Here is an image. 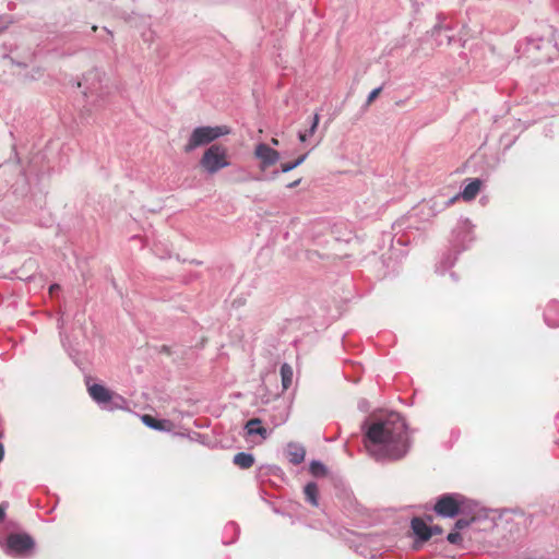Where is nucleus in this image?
I'll return each mask as SVG.
<instances>
[{"mask_svg":"<svg viewBox=\"0 0 559 559\" xmlns=\"http://www.w3.org/2000/svg\"><path fill=\"white\" fill-rule=\"evenodd\" d=\"M455 260H456V257L451 258V257L449 255V257H445V258L442 260V262H441V263H442V264H444V269H447V267H451V266L454 264Z\"/></svg>","mask_w":559,"mask_h":559,"instance_id":"obj_27","label":"nucleus"},{"mask_svg":"<svg viewBox=\"0 0 559 559\" xmlns=\"http://www.w3.org/2000/svg\"><path fill=\"white\" fill-rule=\"evenodd\" d=\"M364 444L377 462L402 460L409 452L412 440L405 419L399 413L366 420L362 425Z\"/></svg>","mask_w":559,"mask_h":559,"instance_id":"obj_1","label":"nucleus"},{"mask_svg":"<svg viewBox=\"0 0 559 559\" xmlns=\"http://www.w3.org/2000/svg\"><path fill=\"white\" fill-rule=\"evenodd\" d=\"M86 385L90 396L103 409L115 411L123 409L128 407L127 400L107 388L98 383H90V378L86 379Z\"/></svg>","mask_w":559,"mask_h":559,"instance_id":"obj_2","label":"nucleus"},{"mask_svg":"<svg viewBox=\"0 0 559 559\" xmlns=\"http://www.w3.org/2000/svg\"><path fill=\"white\" fill-rule=\"evenodd\" d=\"M142 421L145 426L158 430V431H167L170 429V421L166 419H156L152 417L151 415H144L142 417Z\"/></svg>","mask_w":559,"mask_h":559,"instance_id":"obj_16","label":"nucleus"},{"mask_svg":"<svg viewBox=\"0 0 559 559\" xmlns=\"http://www.w3.org/2000/svg\"><path fill=\"white\" fill-rule=\"evenodd\" d=\"M254 157L260 160V169L264 171L266 168L275 165L280 158V153L265 143H259L254 148Z\"/></svg>","mask_w":559,"mask_h":559,"instance_id":"obj_9","label":"nucleus"},{"mask_svg":"<svg viewBox=\"0 0 559 559\" xmlns=\"http://www.w3.org/2000/svg\"><path fill=\"white\" fill-rule=\"evenodd\" d=\"M56 287H58L57 285H51L50 286V290L55 289Z\"/></svg>","mask_w":559,"mask_h":559,"instance_id":"obj_37","label":"nucleus"},{"mask_svg":"<svg viewBox=\"0 0 559 559\" xmlns=\"http://www.w3.org/2000/svg\"><path fill=\"white\" fill-rule=\"evenodd\" d=\"M481 183L478 178L468 179L467 185L457 193L459 198H463L465 201L474 200L480 190Z\"/></svg>","mask_w":559,"mask_h":559,"instance_id":"obj_14","label":"nucleus"},{"mask_svg":"<svg viewBox=\"0 0 559 559\" xmlns=\"http://www.w3.org/2000/svg\"><path fill=\"white\" fill-rule=\"evenodd\" d=\"M104 73L98 69H92L83 75V81L79 82V87H83V95L88 99L103 96Z\"/></svg>","mask_w":559,"mask_h":559,"instance_id":"obj_6","label":"nucleus"},{"mask_svg":"<svg viewBox=\"0 0 559 559\" xmlns=\"http://www.w3.org/2000/svg\"><path fill=\"white\" fill-rule=\"evenodd\" d=\"M544 320L548 326H559V304L551 301L547 305L544 312Z\"/></svg>","mask_w":559,"mask_h":559,"instance_id":"obj_15","label":"nucleus"},{"mask_svg":"<svg viewBox=\"0 0 559 559\" xmlns=\"http://www.w3.org/2000/svg\"><path fill=\"white\" fill-rule=\"evenodd\" d=\"M362 542L364 543H369V539L368 538H364Z\"/></svg>","mask_w":559,"mask_h":559,"instance_id":"obj_40","label":"nucleus"},{"mask_svg":"<svg viewBox=\"0 0 559 559\" xmlns=\"http://www.w3.org/2000/svg\"><path fill=\"white\" fill-rule=\"evenodd\" d=\"M447 40H448V44H450V41H451L450 36H447Z\"/></svg>","mask_w":559,"mask_h":559,"instance_id":"obj_39","label":"nucleus"},{"mask_svg":"<svg viewBox=\"0 0 559 559\" xmlns=\"http://www.w3.org/2000/svg\"><path fill=\"white\" fill-rule=\"evenodd\" d=\"M441 31H442V28H441V27L436 26V27L433 28V31H432V35H433V36H435V35H440Z\"/></svg>","mask_w":559,"mask_h":559,"instance_id":"obj_31","label":"nucleus"},{"mask_svg":"<svg viewBox=\"0 0 559 559\" xmlns=\"http://www.w3.org/2000/svg\"><path fill=\"white\" fill-rule=\"evenodd\" d=\"M271 144L274 145V146H278L280 145V141L276 138H272L271 139Z\"/></svg>","mask_w":559,"mask_h":559,"instance_id":"obj_33","label":"nucleus"},{"mask_svg":"<svg viewBox=\"0 0 559 559\" xmlns=\"http://www.w3.org/2000/svg\"><path fill=\"white\" fill-rule=\"evenodd\" d=\"M299 182H300V180H296L293 183L288 185V187L289 188L296 187L297 185H299Z\"/></svg>","mask_w":559,"mask_h":559,"instance_id":"obj_34","label":"nucleus"},{"mask_svg":"<svg viewBox=\"0 0 559 559\" xmlns=\"http://www.w3.org/2000/svg\"><path fill=\"white\" fill-rule=\"evenodd\" d=\"M462 504V497L460 495L447 493L441 496L433 510L442 518H454L459 514Z\"/></svg>","mask_w":559,"mask_h":559,"instance_id":"obj_7","label":"nucleus"},{"mask_svg":"<svg viewBox=\"0 0 559 559\" xmlns=\"http://www.w3.org/2000/svg\"><path fill=\"white\" fill-rule=\"evenodd\" d=\"M381 90H382V87L380 86V87H377V88L372 90L369 93V95L367 97V100H366V106H369L378 97V95L380 94Z\"/></svg>","mask_w":559,"mask_h":559,"instance_id":"obj_25","label":"nucleus"},{"mask_svg":"<svg viewBox=\"0 0 559 559\" xmlns=\"http://www.w3.org/2000/svg\"><path fill=\"white\" fill-rule=\"evenodd\" d=\"M287 419V415H285L278 423H276L275 425H281L283 423H285Z\"/></svg>","mask_w":559,"mask_h":559,"instance_id":"obj_35","label":"nucleus"},{"mask_svg":"<svg viewBox=\"0 0 559 559\" xmlns=\"http://www.w3.org/2000/svg\"><path fill=\"white\" fill-rule=\"evenodd\" d=\"M3 456H4V447L2 443H0V461L3 460Z\"/></svg>","mask_w":559,"mask_h":559,"instance_id":"obj_32","label":"nucleus"},{"mask_svg":"<svg viewBox=\"0 0 559 559\" xmlns=\"http://www.w3.org/2000/svg\"><path fill=\"white\" fill-rule=\"evenodd\" d=\"M280 372H281V378H282L283 390L286 391L290 388V385L293 383V377H294L293 368L287 362H284L281 366Z\"/></svg>","mask_w":559,"mask_h":559,"instance_id":"obj_19","label":"nucleus"},{"mask_svg":"<svg viewBox=\"0 0 559 559\" xmlns=\"http://www.w3.org/2000/svg\"><path fill=\"white\" fill-rule=\"evenodd\" d=\"M35 546L28 534H11L7 538L5 551L9 555H24Z\"/></svg>","mask_w":559,"mask_h":559,"instance_id":"obj_8","label":"nucleus"},{"mask_svg":"<svg viewBox=\"0 0 559 559\" xmlns=\"http://www.w3.org/2000/svg\"><path fill=\"white\" fill-rule=\"evenodd\" d=\"M304 493L306 501L310 503L312 507H319V488L318 485L313 481L308 483L304 487Z\"/></svg>","mask_w":559,"mask_h":559,"instance_id":"obj_17","label":"nucleus"},{"mask_svg":"<svg viewBox=\"0 0 559 559\" xmlns=\"http://www.w3.org/2000/svg\"><path fill=\"white\" fill-rule=\"evenodd\" d=\"M319 121H320V116L318 112H316L311 119H310V126H309V129L306 130V131H299L298 132V139L300 142H306L307 139L311 135L314 134V132L317 131L318 129V126H319Z\"/></svg>","mask_w":559,"mask_h":559,"instance_id":"obj_21","label":"nucleus"},{"mask_svg":"<svg viewBox=\"0 0 559 559\" xmlns=\"http://www.w3.org/2000/svg\"><path fill=\"white\" fill-rule=\"evenodd\" d=\"M229 133V129L226 126L216 127H198L195 128L185 146V152L189 153L199 146L206 145L216 139Z\"/></svg>","mask_w":559,"mask_h":559,"instance_id":"obj_3","label":"nucleus"},{"mask_svg":"<svg viewBox=\"0 0 559 559\" xmlns=\"http://www.w3.org/2000/svg\"><path fill=\"white\" fill-rule=\"evenodd\" d=\"M247 436H260L262 440H265L270 436V431L262 426V420L260 418H251L249 419L243 427Z\"/></svg>","mask_w":559,"mask_h":559,"instance_id":"obj_11","label":"nucleus"},{"mask_svg":"<svg viewBox=\"0 0 559 559\" xmlns=\"http://www.w3.org/2000/svg\"><path fill=\"white\" fill-rule=\"evenodd\" d=\"M539 41L540 40H533V39H530L528 40V45L534 47L535 49H539Z\"/></svg>","mask_w":559,"mask_h":559,"instance_id":"obj_29","label":"nucleus"},{"mask_svg":"<svg viewBox=\"0 0 559 559\" xmlns=\"http://www.w3.org/2000/svg\"><path fill=\"white\" fill-rule=\"evenodd\" d=\"M309 472L314 477H322L326 475L328 468L322 462L313 460L309 464Z\"/></svg>","mask_w":559,"mask_h":559,"instance_id":"obj_23","label":"nucleus"},{"mask_svg":"<svg viewBox=\"0 0 559 559\" xmlns=\"http://www.w3.org/2000/svg\"><path fill=\"white\" fill-rule=\"evenodd\" d=\"M469 525V521L468 520H464V519H460L455 522L454 524V528L456 532L463 530V528H466L467 526Z\"/></svg>","mask_w":559,"mask_h":559,"instance_id":"obj_26","label":"nucleus"},{"mask_svg":"<svg viewBox=\"0 0 559 559\" xmlns=\"http://www.w3.org/2000/svg\"><path fill=\"white\" fill-rule=\"evenodd\" d=\"M62 325H63V319H62V318H60V319L58 320V326H59V329H61V328H62Z\"/></svg>","mask_w":559,"mask_h":559,"instance_id":"obj_36","label":"nucleus"},{"mask_svg":"<svg viewBox=\"0 0 559 559\" xmlns=\"http://www.w3.org/2000/svg\"><path fill=\"white\" fill-rule=\"evenodd\" d=\"M473 227L468 218H461L452 230L450 245L456 254L466 250L474 241Z\"/></svg>","mask_w":559,"mask_h":559,"instance_id":"obj_5","label":"nucleus"},{"mask_svg":"<svg viewBox=\"0 0 559 559\" xmlns=\"http://www.w3.org/2000/svg\"><path fill=\"white\" fill-rule=\"evenodd\" d=\"M239 534V526L235 522H229L225 525L223 543L228 545L234 543Z\"/></svg>","mask_w":559,"mask_h":559,"instance_id":"obj_20","label":"nucleus"},{"mask_svg":"<svg viewBox=\"0 0 559 559\" xmlns=\"http://www.w3.org/2000/svg\"><path fill=\"white\" fill-rule=\"evenodd\" d=\"M233 463L240 468H250L254 464V456L251 453L238 452L234 455Z\"/></svg>","mask_w":559,"mask_h":559,"instance_id":"obj_18","label":"nucleus"},{"mask_svg":"<svg viewBox=\"0 0 559 559\" xmlns=\"http://www.w3.org/2000/svg\"><path fill=\"white\" fill-rule=\"evenodd\" d=\"M456 200H459V194H454L452 197H447L442 193L433 195L429 199L425 205H428L432 215H436L439 212H442L448 206L452 205Z\"/></svg>","mask_w":559,"mask_h":559,"instance_id":"obj_10","label":"nucleus"},{"mask_svg":"<svg viewBox=\"0 0 559 559\" xmlns=\"http://www.w3.org/2000/svg\"><path fill=\"white\" fill-rule=\"evenodd\" d=\"M411 527L421 542H426L431 537L430 526L420 518H414L411 522Z\"/></svg>","mask_w":559,"mask_h":559,"instance_id":"obj_13","label":"nucleus"},{"mask_svg":"<svg viewBox=\"0 0 559 559\" xmlns=\"http://www.w3.org/2000/svg\"><path fill=\"white\" fill-rule=\"evenodd\" d=\"M60 335H61V343L64 345V340L62 337V333L60 332Z\"/></svg>","mask_w":559,"mask_h":559,"instance_id":"obj_38","label":"nucleus"},{"mask_svg":"<svg viewBox=\"0 0 559 559\" xmlns=\"http://www.w3.org/2000/svg\"><path fill=\"white\" fill-rule=\"evenodd\" d=\"M200 166L210 175H214L221 169L228 167L227 148L221 144L211 145L203 153Z\"/></svg>","mask_w":559,"mask_h":559,"instance_id":"obj_4","label":"nucleus"},{"mask_svg":"<svg viewBox=\"0 0 559 559\" xmlns=\"http://www.w3.org/2000/svg\"><path fill=\"white\" fill-rule=\"evenodd\" d=\"M308 156V153L306 154H302L300 155L296 160L294 162H288V163H282L281 164V170L280 173H283V174H286L293 169H295L296 167H298L299 165H301L306 158ZM278 175V170L274 171L273 173V178H275L276 176Z\"/></svg>","mask_w":559,"mask_h":559,"instance_id":"obj_22","label":"nucleus"},{"mask_svg":"<svg viewBox=\"0 0 559 559\" xmlns=\"http://www.w3.org/2000/svg\"><path fill=\"white\" fill-rule=\"evenodd\" d=\"M447 540L450 544L459 545L462 542V536H461L460 532L454 531V532H451L448 534Z\"/></svg>","mask_w":559,"mask_h":559,"instance_id":"obj_24","label":"nucleus"},{"mask_svg":"<svg viewBox=\"0 0 559 559\" xmlns=\"http://www.w3.org/2000/svg\"><path fill=\"white\" fill-rule=\"evenodd\" d=\"M430 531H431V536L433 534H438V535L442 534V528L439 525L430 526Z\"/></svg>","mask_w":559,"mask_h":559,"instance_id":"obj_28","label":"nucleus"},{"mask_svg":"<svg viewBox=\"0 0 559 559\" xmlns=\"http://www.w3.org/2000/svg\"><path fill=\"white\" fill-rule=\"evenodd\" d=\"M4 518H5L4 507L0 506V523L4 520Z\"/></svg>","mask_w":559,"mask_h":559,"instance_id":"obj_30","label":"nucleus"},{"mask_svg":"<svg viewBox=\"0 0 559 559\" xmlns=\"http://www.w3.org/2000/svg\"><path fill=\"white\" fill-rule=\"evenodd\" d=\"M288 461L293 465H299L304 462L306 456V449L304 445L295 442H289L286 448Z\"/></svg>","mask_w":559,"mask_h":559,"instance_id":"obj_12","label":"nucleus"}]
</instances>
